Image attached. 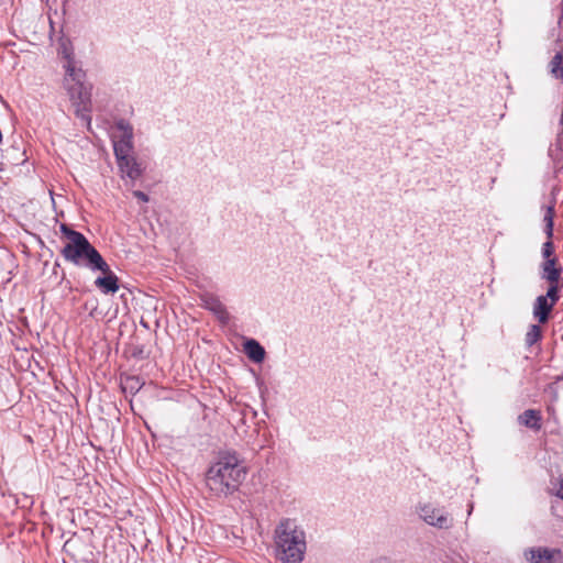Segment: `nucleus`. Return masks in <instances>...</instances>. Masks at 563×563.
<instances>
[{
	"instance_id": "4468645a",
	"label": "nucleus",
	"mask_w": 563,
	"mask_h": 563,
	"mask_svg": "<svg viewBox=\"0 0 563 563\" xmlns=\"http://www.w3.org/2000/svg\"><path fill=\"white\" fill-rule=\"evenodd\" d=\"M553 308L554 305L547 300V297L540 295L533 302V317L539 321V323H547Z\"/></svg>"
},
{
	"instance_id": "7ed1b4c3",
	"label": "nucleus",
	"mask_w": 563,
	"mask_h": 563,
	"mask_svg": "<svg viewBox=\"0 0 563 563\" xmlns=\"http://www.w3.org/2000/svg\"><path fill=\"white\" fill-rule=\"evenodd\" d=\"M276 558L283 563H300L306 552V534L294 519H283L275 529Z\"/></svg>"
},
{
	"instance_id": "f3484780",
	"label": "nucleus",
	"mask_w": 563,
	"mask_h": 563,
	"mask_svg": "<svg viewBox=\"0 0 563 563\" xmlns=\"http://www.w3.org/2000/svg\"><path fill=\"white\" fill-rule=\"evenodd\" d=\"M561 284L559 283H552L549 284V288L547 290L545 295H542L543 297H547V300H549L552 305H556V302L560 299V290H561Z\"/></svg>"
},
{
	"instance_id": "2eb2a0df",
	"label": "nucleus",
	"mask_w": 563,
	"mask_h": 563,
	"mask_svg": "<svg viewBox=\"0 0 563 563\" xmlns=\"http://www.w3.org/2000/svg\"><path fill=\"white\" fill-rule=\"evenodd\" d=\"M244 352L255 363H261L265 358L264 347L254 339H250L244 343Z\"/></svg>"
},
{
	"instance_id": "9b49d317",
	"label": "nucleus",
	"mask_w": 563,
	"mask_h": 563,
	"mask_svg": "<svg viewBox=\"0 0 563 563\" xmlns=\"http://www.w3.org/2000/svg\"><path fill=\"white\" fill-rule=\"evenodd\" d=\"M540 268L541 279L547 280L549 284L560 282L563 268L559 265L556 256H553L552 260H544Z\"/></svg>"
},
{
	"instance_id": "ddd939ff",
	"label": "nucleus",
	"mask_w": 563,
	"mask_h": 563,
	"mask_svg": "<svg viewBox=\"0 0 563 563\" xmlns=\"http://www.w3.org/2000/svg\"><path fill=\"white\" fill-rule=\"evenodd\" d=\"M542 413L537 409H527L518 416V423L536 432L542 429Z\"/></svg>"
},
{
	"instance_id": "f8f14e48",
	"label": "nucleus",
	"mask_w": 563,
	"mask_h": 563,
	"mask_svg": "<svg viewBox=\"0 0 563 563\" xmlns=\"http://www.w3.org/2000/svg\"><path fill=\"white\" fill-rule=\"evenodd\" d=\"M553 56L548 64L549 74L563 82V42L558 41L553 48Z\"/></svg>"
},
{
	"instance_id": "6e6552de",
	"label": "nucleus",
	"mask_w": 563,
	"mask_h": 563,
	"mask_svg": "<svg viewBox=\"0 0 563 563\" xmlns=\"http://www.w3.org/2000/svg\"><path fill=\"white\" fill-rule=\"evenodd\" d=\"M102 276H98L95 280V286L104 295L115 294L120 288L119 277L111 271L109 264L104 269H99Z\"/></svg>"
},
{
	"instance_id": "20e7f679",
	"label": "nucleus",
	"mask_w": 563,
	"mask_h": 563,
	"mask_svg": "<svg viewBox=\"0 0 563 563\" xmlns=\"http://www.w3.org/2000/svg\"><path fill=\"white\" fill-rule=\"evenodd\" d=\"M115 128L121 132L118 140H113V151L118 167L122 176L131 180L137 179L142 175L141 165L132 155L133 152V126L125 119L115 122Z\"/></svg>"
},
{
	"instance_id": "1a4fd4ad",
	"label": "nucleus",
	"mask_w": 563,
	"mask_h": 563,
	"mask_svg": "<svg viewBox=\"0 0 563 563\" xmlns=\"http://www.w3.org/2000/svg\"><path fill=\"white\" fill-rule=\"evenodd\" d=\"M554 206L547 207L543 221L545 223L544 233L547 235V241L542 245V256L544 260H552L554 255V244L552 242L553 238V219H554Z\"/></svg>"
},
{
	"instance_id": "aec40b11",
	"label": "nucleus",
	"mask_w": 563,
	"mask_h": 563,
	"mask_svg": "<svg viewBox=\"0 0 563 563\" xmlns=\"http://www.w3.org/2000/svg\"><path fill=\"white\" fill-rule=\"evenodd\" d=\"M132 356H133V357H136V358H144V357H145V355H144L143 346H135V347L132 350Z\"/></svg>"
},
{
	"instance_id": "6ab92c4d",
	"label": "nucleus",
	"mask_w": 563,
	"mask_h": 563,
	"mask_svg": "<svg viewBox=\"0 0 563 563\" xmlns=\"http://www.w3.org/2000/svg\"><path fill=\"white\" fill-rule=\"evenodd\" d=\"M556 483L559 485V488L553 493V495L563 500V474H560L556 477Z\"/></svg>"
},
{
	"instance_id": "39448f33",
	"label": "nucleus",
	"mask_w": 563,
	"mask_h": 563,
	"mask_svg": "<svg viewBox=\"0 0 563 563\" xmlns=\"http://www.w3.org/2000/svg\"><path fill=\"white\" fill-rule=\"evenodd\" d=\"M65 58L67 59L66 76L64 78V86L67 90L70 100L75 103H85L88 99V92L85 86L86 74L82 69L76 68L75 62L70 54L65 52Z\"/></svg>"
},
{
	"instance_id": "423d86ee",
	"label": "nucleus",
	"mask_w": 563,
	"mask_h": 563,
	"mask_svg": "<svg viewBox=\"0 0 563 563\" xmlns=\"http://www.w3.org/2000/svg\"><path fill=\"white\" fill-rule=\"evenodd\" d=\"M417 512L426 523L438 529H450L453 525V518L443 508H437L431 504H420Z\"/></svg>"
},
{
	"instance_id": "412c9836",
	"label": "nucleus",
	"mask_w": 563,
	"mask_h": 563,
	"mask_svg": "<svg viewBox=\"0 0 563 563\" xmlns=\"http://www.w3.org/2000/svg\"><path fill=\"white\" fill-rule=\"evenodd\" d=\"M133 196L135 198H137L139 200L143 201V202H147L148 201V196L145 192L141 191V190H134L133 191Z\"/></svg>"
},
{
	"instance_id": "f03ea898",
	"label": "nucleus",
	"mask_w": 563,
	"mask_h": 563,
	"mask_svg": "<svg viewBox=\"0 0 563 563\" xmlns=\"http://www.w3.org/2000/svg\"><path fill=\"white\" fill-rule=\"evenodd\" d=\"M59 230L68 240L60 250V254L66 262L79 267H87L92 272L104 269L107 266L106 260L81 232L65 223L60 224Z\"/></svg>"
},
{
	"instance_id": "f257e3e1",
	"label": "nucleus",
	"mask_w": 563,
	"mask_h": 563,
	"mask_svg": "<svg viewBox=\"0 0 563 563\" xmlns=\"http://www.w3.org/2000/svg\"><path fill=\"white\" fill-rule=\"evenodd\" d=\"M245 476L246 468L236 452H220L206 473V485L212 495L228 497L239 490Z\"/></svg>"
},
{
	"instance_id": "a211bd4d",
	"label": "nucleus",
	"mask_w": 563,
	"mask_h": 563,
	"mask_svg": "<svg viewBox=\"0 0 563 563\" xmlns=\"http://www.w3.org/2000/svg\"><path fill=\"white\" fill-rule=\"evenodd\" d=\"M142 385L139 376H128L122 388L124 391L129 390L131 394H135L141 389Z\"/></svg>"
},
{
	"instance_id": "0eeeda50",
	"label": "nucleus",
	"mask_w": 563,
	"mask_h": 563,
	"mask_svg": "<svg viewBox=\"0 0 563 563\" xmlns=\"http://www.w3.org/2000/svg\"><path fill=\"white\" fill-rule=\"evenodd\" d=\"M526 556L531 563H556L563 552L559 548L534 547L526 551Z\"/></svg>"
},
{
	"instance_id": "dca6fc26",
	"label": "nucleus",
	"mask_w": 563,
	"mask_h": 563,
	"mask_svg": "<svg viewBox=\"0 0 563 563\" xmlns=\"http://www.w3.org/2000/svg\"><path fill=\"white\" fill-rule=\"evenodd\" d=\"M542 338V330L538 324H531L526 333L525 342L527 346H532Z\"/></svg>"
},
{
	"instance_id": "9d476101",
	"label": "nucleus",
	"mask_w": 563,
	"mask_h": 563,
	"mask_svg": "<svg viewBox=\"0 0 563 563\" xmlns=\"http://www.w3.org/2000/svg\"><path fill=\"white\" fill-rule=\"evenodd\" d=\"M202 302L203 307L211 311L222 324H227L230 321V314L225 306L217 296L206 294L202 296Z\"/></svg>"
}]
</instances>
